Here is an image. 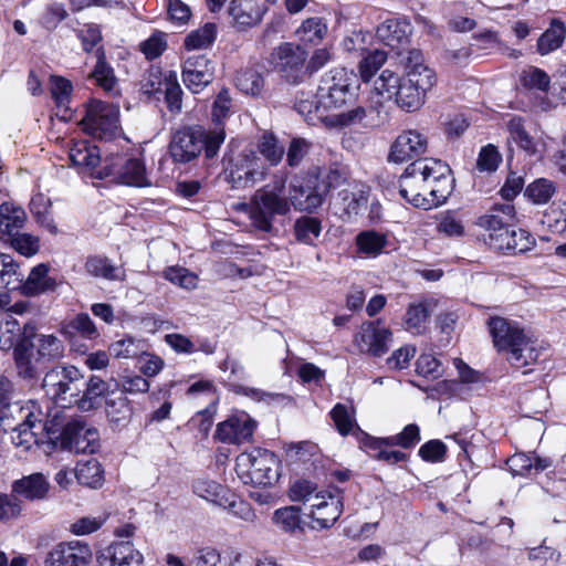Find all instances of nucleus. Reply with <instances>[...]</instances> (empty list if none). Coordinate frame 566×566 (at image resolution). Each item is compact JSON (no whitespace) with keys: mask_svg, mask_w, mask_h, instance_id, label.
<instances>
[{"mask_svg":"<svg viewBox=\"0 0 566 566\" xmlns=\"http://www.w3.org/2000/svg\"><path fill=\"white\" fill-rule=\"evenodd\" d=\"M266 11L268 8L258 0H231L228 7L232 25L238 31H245L259 25Z\"/></svg>","mask_w":566,"mask_h":566,"instance_id":"412c9836","label":"nucleus"},{"mask_svg":"<svg viewBox=\"0 0 566 566\" xmlns=\"http://www.w3.org/2000/svg\"><path fill=\"white\" fill-rule=\"evenodd\" d=\"M108 384L98 376L84 380V387L74 403L82 411H90L99 406L102 398L108 391Z\"/></svg>","mask_w":566,"mask_h":566,"instance_id":"c85d7f7f","label":"nucleus"},{"mask_svg":"<svg viewBox=\"0 0 566 566\" xmlns=\"http://www.w3.org/2000/svg\"><path fill=\"white\" fill-rule=\"evenodd\" d=\"M307 52L298 44L281 43L270 54L269 62L289 83H301L306 76Z\"/></svg>","mask_w":566,"mask_h":566,"instance_id":"6e6552de","label":"nucleus"},{"mask_svg":"<svg viewBox=\"0 0 566 566\" xmlns=\"http://www.w3.org/2000/svg\"><path fill=\"white\" fill-rule=\"evenodd\" d=\"M313 177L319 180L317 184L321 186V191L324 192L325 198L331 190L349 184L350 170L347 165L335 161L325 168L317 169Z\"/></svg>","mask_w":566,"mask_h":566,"instance_id":"bb28decb","label":"nucleus"},{"mask_svg":"<svg viewBox=\"0 0 566 566\" xmlns=\"http://www.w3.org/2000/svg\"><path fill=\"white\" fill-rule=\"evenodd\" d=\"M427 93L418 90L403 77L400 82L395 103L406 112H416L426 103Z\"/></svg>","mask_w":566,"mask_h":566,"instance_id":"473e14b6","label":"nucleus"},{"mask_svg":"<svg viewBox=\"0 0 566 566\" xmlns=\"http://www.w3.org/2000/svg\"><path fill=\"white\" fill-rule=\"evenodd\" d=\"M255 428L256 422L248 413L240 412L218 423L214 439L228 444L251 442Z\"/></svg>","mask_w":566,"mask_h":566,"instance_id":"f3484780","label":"nucleus"},{"mask_svg":"<svg viewBox=\"0 0 566 566\" xmlns=\"http://www.w3.org/2000/svg\"><path fill=\"white\" fill-rule=\"evenodd\" d=\"M54 423L60 424L62 442L76 453H94L99 447L98 431L87 426L84 419L75 418L65 424L57 415L53 417Z\"/></svg>","mask_w":566,"mask_h":566,"instance_id":"9b49d317","label":"nucleus"},{"mask_svg":"<svg viewBox=\"0 0 566 566\" xmlns=\"http://www.w3.org/2000/svg\"><path fill=\"white\" fill-rule=\"evenodd\" d=\"M214 67L206 55H191L184 63L182 81L192 93L201 92L213 80Z\"/></svg>","mask_w":566,"mask_h":566,"instance_id":"aec40b11","label":"nucleus"},{"mask_svg":"<svg viewBox=\"0 0 566 566\" xmlns=\"http://www.w3.org/2000/svg\"><path fill=\"white\" fill-rule=\"evenodd\" d=\"M63 331L70 339L80 336L82 338L92 340L99 336V332L94 322L88 316V314L85 313L77 314L64 326Z\"/></svg>","mask_w":566,"mask_h":566,"instance_id":"a19ab883","label":"nucleus"},{"mask_svg":"<svg viewBox=\"0 0 566 566\" xmlns=\"http://www.w3.org/2000/svg\"><path fill=\"white\" fill-rule=\"evenodd\" d=\"M354 82L355 74L344 67H335L324 74L317 88V96L324 109L345 105Z\"/></svg>","mask_w":566,"mask_h":566,"instance_id":"9d476101","label":"nucleus"},{"mask_svg":"<svg viewBox=\"0 0 566 566\" xmlns=\"http://www.w3.org/2000/svg\"><path fill=\"white\" fill-rule=\"evenodd\" d=\"M542 224L553 233L566 231V202L552 205L543 214Z\"/></svg>","mask_w":566,"mask_h":566,"instance_id":"bf43d9fd","label":"nucleus"},{"mask_svg":"<svg viewBox=\"0 0 566 566\" xmlns=\"http://www.w3.org/2000/svg\"><path fill=\"white\" fill-rule=\"evenodd\" d=\"M273 521L286 533L302 530L301 510L297 506H285L276 510L273 514Z\"/></svg>","mask_w":566,"mask_h":566,"instance_id":"6e6d98bb","label":"nucleus"},{"mask_svg":"<svg viewBox=\"0 0 566 566\" xmlns=\"http://www.w3.org/2000/svg\"><path fill=\"white\" fill-rule=\"evenodd\" d=\"M86 272L94 276L108 281L124 280L125 272L118 266L111 263L107 258L104 256H90L85 263Z\"/></svg>","mask_w":566,"mask_h":566,"instance_id":"ea45409f","label":"nucleus"},{"mask_svg":"<svg viewBox=\"0 0 566 566\" xmlns=\"http://www.w3.org/2000/svg\"><path fill=\"white\" fill-rule=\"evenodd\" d=\"M344 201V211L347 216H357L368 203V188L361 185L356 191L349 193L347 190L339 192Z\"/></svg>","mask_w":566,"mask_h":566,"instance_id":"4d7b16f0","label":"nucleus"},{"mask_svg":"<svg viewBox=\"0 0 566 566\" xmlns=\"http://www.w3.org/2000/svg\"><path fill=\"white\" fill-rule=\"evenodd\" d=\"M386 243V235L375 230L361 231L356 237L358 252L369 256H377L380 254Z\"/></svg>","mask_w":566,"mask_h":566,"instance_id":"3c124183","label":"nucleus"},{"mask_svg":"<svg viewBox=\"0 0 566 566\" xmlns=\"http://www.w3.org/2000/svg\"><path fill=\"white\" fill-rule=\"evenodd\" d=\"M313 528H328L338 520L343 511L339 492L319 491L315 493L310 505Z\"/></svg>","mask_w":566,"mask_h":566,"instance_id":"dca6fc26","label":"nucleus"},{"mask_svg":"<svg viewBox=\"0 0 566 566\" xmlns=\"http://www.w3.org/2000/svg\"><path fill=\"white\" fill-rule=\"evenodd\" d=\"M322 222L318 218L302 216L293 226L294 237L297 242L306 245H315L322 233Z\"/></svg>","mask_w":566,"mask_h":566,"instance_id":"f704fd0d","label":"nucleus"},{"mask_svg":"<svg viewBox=\"0 0 566 566\" xmlns=\"http://www.w3.org/2000/svg\"><path fill=\"white\" fill-rule=\"evenodd\" d=\"M97 178H112L123 185L134 187L150 186L144 163L138 158L116 156L106 161Z\"/></svg>","mask_w":566,"mask_h":566,"instance_id":"f8f14e48","label":"nucleus"},{"mask_svg":"<svg viewBox=\"0 0 566 566\" xmlns=\"http://www.w3.org/2000/svg\"><path fill=\"white\" fill-rule=\"evenodd\" d=\"M50 84L51 95L56 106L67 108L73 92L71 81L59 75H51Z\"/></svg>","mask_w":566,"mask_h":566,"instance_id":"e2e57ef3","label":"nucleus"},{"mask_svg":"<svg viewBox=\"0 0 566 566\" xmlns=\"http://www.w3.org/2000/svg\"><path fill=\"white\" fill-rule=\"evenodd\" d=\"M391 332L379 322L364 323L354 338V344L360 353L382 356L388 350Z\"/></svg>","mask_w":566,"mask_h":566,"instance_id":"a211bd4d","label":"nucleus"},{"mask_svg":"<svg viewBox=\"0 0 566 566\" xmlns=\"http://www.w3.org/2000/svg\"><path fill=\"white\" fill-rule=\"evenodd\" d=\"M75 478L78 483L96 489L104 483V470L96 459H91L77 464Z\"/></svg>","mask_w":566,"mask_h":566,"instance_id":"37998d69","label":"nucleus"},{"mask_svg":"<svg viewBox=\"0 0 566 566\" xmlns=\"http://www.w3.org/2000/svg\"><path fill=\"white\" fill-rule=\"evenodd\" d=\"M96 57L97 61L91 73V77L105 93L112 96L117 95L119 92L118 81L114 74L113 67L106 62L105 53L102 49L96 51Z\"/></svg>","mask_w":566,"mask_h":566,"instance_id":"7c9ffc66","label":"nucleus"},{"mask_svg":"<svg viewBox=\"0 0 566 566\" xmlns=\"http://www.w3.org/2000/svg\"><path fill=\"white\" fill-rule=\"evenodd\" d=\"M19 412L23 419L12 429V442L17 447L28 450L39 442V436L43 431L48 434H56L60 431V424H55L54 420H44L42 412L33 402L19 407Z\"/></svg>","mask_w":566,"mask_h":566,"instance_id":"0eeeda50","label":"nucleus"},{"mask_svg":"<svg viewBox=\"0 0 566 566\" xmlns=\"http://www.w3.org/2000/svg\"><path fill=\"white\" fill-rule=\"evenodd\" d=\"M15 397L14 385L4 375H0V420H4L11 415V408L19 410V406L13 403Z\"/></svg>","mask_w":566,"mask_h":566,"instance_id":"338daca9","label":"nucleus"},{"mask_svg":"<svg viewBox=\"0 0 566 566\" xmlns=\"http://www.w3.org/2000/svg\"><path fill=\"white\" fill-rule=\"evenodd\" d=\"M428 140L426 136L416 129L403 130L392 143L388 160L401 164L427 151Z\"/></svg>","mask_w":566,"mask_h":566,"instance_id":"6ab92c4d","label":"nucleus"},{"mask_svg":"<svg viewBox=\"0 0 566 566\" xmlns=\"http://www.w3.org/2000/svg\"><path fill=\"white\" fill-rule=\"evenodd\" d=\"M50 491V482L43 473L36 472L17 480L12 492L30 501L44 500Z\"/></svg>","mask_w":566,"mask_h":566,"instance_id":"cd10ccee","label":"nucleus"},{"mask_svg":"<svg viewBox=\"0 0 566 566\" xmlns=\"http://www.w3.org/2000/svg\"><path fill=\"white\" fill-rule=\"evenodd\" d=\"M287 172L280 170L274 175L273 186L258 189L250 201L242 203L240 210L249 216L251 224L263 232H271L277 216H285L293 206L295 210L313 212L324 203V192L313 176L296 175L289 186V197L283 195Z\"/></svg>","mask_w":566,"mask_h":566,"instance_id":"f257e3e1","label":"nucleus"},{"mask_svg":"<svg viewBox=\"0 0 566 566\" xmlns=\"http://www.w3.org/2000/svg\"><path fill=\"white\" fill-rule=\"evenodd\" d=\"M205 144L203 128L200 126L178 129L169 144V153L174 161L186 164L196 159Z\"/></svg>","mask_w":566,"mask_h":566,"instance_id":"4468645a","label":"nucleus"},{"mask_svg":"<svg viewBox=\"0 0 566 566\" xmlns=\"http://www.w3.org/2000/svg\"><path fill=\"white\" fill-rule=\"evenodd\" d=\"M27 220L25 211L11 202H3L0 206V231L13 235L20 231Z\"/></svg>","mask_w":566,"mask_h":566,"instance_id":"72a5a7b5","label":"nucleus"},{"mask_svg":"<svg viewBox=\"0 0 566 566\" xmlns=\"http://www.w3.org/2000/svg\"><path fill=\"white\" fill-rule=\"evenodd\" d=\"M509 140L514 142L521 149L527 154H535L537 144L528 134L521 117H513L507 122Z\"/></svg>","mask_w":566,"mask_h":566,"instance_id":"de8ad7c7","label":"nucleus"},{"mask_svg":"<svg viewBox=\"0 0 566 566\" xmlns=\"http://www.w3.org/2000/svg\"><path fill=\"white\" fill-rule=\"evenodd\" d=\"M69 156L72 164L83 171L93 170L101 161L98 147L87 140L73 142Z\"/></svg>","mask_w":566,"mask_h":566,"instance_id":"c756f323","label":"nucleus"},{"mask_svg":"<svg viewBox=\"0 0 566 566\" xmlns=\"http://www.w3.org/2000/svg\"><path fill=\"white\" fill-rule=\"evenodd\" d=\"M258 151L269 166H277L285 154V148L272 133H264L258 142Z\"/></svg>","mask_w":566,"mask_h":566,"instance_id":"a18cd8bd","label":"nucleus"},{"mask_svg":"<svg viewBox=\"0 0 566 566\" xmlns=\"http://www.w3.org/2000/svg\"><path fill=\"white\" fill-rule=\"evenodd\" d=\"M106 415L108 421L117 427L128 423L132 417V408L127 398L123 395L108 398L106 400Z\"/></svg>","mask_w":566,"mask_h":566,"instance_id":"603ef678","label":"nucleus"},{"mask_svg":"<svg viewBox=\"0 0 566 566\" xmlns=\"http://www.w3.org/2000/svg\"><path fill=\"white\" fill-rule=\"evenodd\" d=\"M48 265L41 263L34 266L27 279L22 273L21 285L19 289L23 295L35 296L45 292L54 291L57 282L54 277L48 275Z\"/></svg>","mask_w":566,"mask_h":566,"instance_id":"a878e982","label":"nucleus"},{"mask_svg":"<svg viewBox=\"0 0 566 566\" xmlns=\"http://www.w3.org/2000/svg\"><path fill=\"white\" fill-rule=\"evenodd\" d=\"M22 271L12 255L0 253V287L15 291L21 285Z\"/></svg>","mask_w":566,"mask_h":566,"instance_id":"79ce46f5","label":"nucleus"},{"mask_svg":"<svg viewBox=\"0 0 566 566\" xmlns=\"http://www.w3.org/2000/svg\"><path fill=\"white\" fill-rule=\"evenodd\" d=\"M565 34V24L558 20H554L551 23V27L539 36L537 41V51L542 55H546L557 50L563 44Z\"/></svg>","mask_w":566,"mask_h":566,"instance_id":"c03bdc74","label":"nucleus"},{"mask_svg":"<svg viewBox=\"0 0 566 566\" xmlns=\"http://www.w3.org/2000/svg\"><path fill=\"white\" fill-rule=\"evenodd\" d=\"M118 119L119 107L117 105L92 101L86 106L81 125L88 135L104 139L114 135L118 128Z\"/></svg>","mask_w":566,"mask_h":566,"instance_id":"1a4fd4ad","label":"nucleus"},{"mask_svg":"<svg viewBox=\"0 0 566 566\" xmlns=\"http://www.w3.org/2000/svg\"><path fill=\"white\" fill-rule=\"evenodd\" d=\"M402 77L390 70H384L375 80L373 93L380 98L395 99Z\"/></svg>","mask_w":566,"mask_h":566,"instance_id":"8fccbe9b","label":"nucleus"},{"mask_svg":"<svg viewBox=\"0 0 566 566\" xmlns=\"http://www.w3.org/2000/svg\"><path fill=\"white\" fill-rule=\"evenodd\" d=\"M361 61L358 64V71L364 82H369L377 71L387 60L386 52L381 50L365 51L361 53Z\"/></svg>","mask_w":566,"mask_h":566,"instance_id":"864d4df0","label":"nucleus"},{"mask_svg":"<svg viewBox=\"0 0 566 566\" xmlns=\"http://www.w3.org/2000/svg\"><path fill=\"white\" fill-rule=\"evenodd\" d=\"M13 358L18 375L24 379L36 377L41 365L44 363L28 335H24L14 346Z\"/></svg>","mask_w":566,"mask_h":566,"instance_id":"b1692460","label":"nucleus"},{"mask_svg":"<svg viewBox=\"0 0 566 566\" xmlns=\"http://www.w3.org/2000/svg\"><path fill=\"white\" fill-rule=\"evenodd\" d=\"M514 206L506 202L495 205L493 209L481 216L476 226L484 230L483 241L495 251L523 253L532 249L535 241L525 230H514L507 224L514 216Z\"/></svg>","mask_w":566,"mask_h":566,"instance_id":"7ed1b4c3","label":"nucleus"},{"mask_svg":"<svg viewBox=\"0 0 566 566\" xmlns=\"http://www.w3.org/2000/svg\"><path fill=\"white\" fill-rule=\"evenodd\" d=\"M170 113L177 114L182 107V90L178 83V76L175 71H168V82L164 83L161 93Z\"/></svg>","mask_w":566,"mask_h":566,"instance_id":"5fc2aeb1","label":"nucleus"},{"mask_svg":"<svg viewBox=\"0 0 566 566\" xmlns=\"http://www.w3.org/2000/svg\"><path fill=\"white\" fill-rule=\"evenodd\" d=\"M217 36V25L206 23L201 28L191 31L185 39L184 45L188 51L203 50L212 45Z\"/></svg>","mask_w":566,"mask_h":566,"instance_id":"09e8293b","label":"nucleus"},{"mask_svg":"<svg viewBox=\"0 0 566 566\" xmlns=\"http://www.w3.org/2000/svg\"><path fill=\"white\" fill-rule=\"evenodd\" d=\"M411 25L399 19H387L377 27L376 36L385 45L398 50L409 42Z\"/></svg>","mask_w":566,"mask_h":566,"instance_id":"393cba45","label":"nucleus"},{"mask_svg":"<svg viewBox=\"0 0 566 566\" xmlns=\"http://www.w3.org/2000/svg\"><path fill=\"white\" fill-rule=\"evenodd\" d=\"M399 193L407 202L423 210L444 203L451 193L449 167L430 158L412 161L399 178Z\"/></svg>","mask_w":566,"mask_h":566,"instance_id":"f03ea898","label":"nucleus"},{"mask_svg":"<svg viewBox=\"0 0 566 566\" xmlns=\"http://www.w3.org/2000/svg\"><path fill=\"white\" fill-rule=\"evenodd\" d=\"M402 77L424 93H428L437 83L434 71L424 63L421 51L415 49L408 51Z\"/></svg>","mask_w":566,"mask_h":566,"instance_id":"4be33fe9","label":"nucleus"},{"mask_svg":"<svg viewBox=\"0 0 566 566\" xmlns=\"http://www.w3.org/2000/svg\"><path fill=\"white\" fill-rule=\"evenodd\" d=\"M52 202L49 197L43 193H36L31 198L30 211L35 220L44 227L50 233L56 234L59 229L54 222L51 212Z\"/></svg>","mask_w":566,"mask_h":566,"instance_id":"58836bf2","label":"nucleus"},{"mask_svg":"<svg viewBox=\"0 0 566 566\" xmlns=\"http://www.w3.org/2000/svg\"><path fill=\"white\" fill-rule=\"evenodd\" d=\"M144 557L129 541L115 542L97 555L99 566H142Z\"/></svg>","mask_w":566,"mask_h":566,"instance_id":"5701e85b","label":"nucleus"},{"mask_svg":"<svg viewBox=\"0 0 566 566\" xmlns=\"http://www.w3.org/2000/svg\"><path fill=\"white\" fill-rule=\"evenodd\" d=\"M327 24L323 18L313 17L304 20L295 30V35L304 44H318L327 34Z\"/></svg>","mask_w":566,"mask_h":566,"instance_id":"c9c22d12","label":"nucleus"},{"mask_svg":"<svg viewBox=\"0 0 566 566\" xmlns=\"http://www.w3.org/2000/svg\"><path fill=\"white\" fill-rule=\"evenodd\" d=\"M107 518L108 514L98 516H83L73 522L70 525L69 531L76 536L88 535L98 531L107 521Z\"/></svg>","mask_w":566,"mask_h":566,"instance_id":"774afa93","label":"nucleus"},{"mask_svg":"<svg viewBox=\"0 0 566 566\" xmlns=\"http://www.w3.org/2000/svg\"><path fill=\"white\" fill-rule=\"evenodd\" d=\"M322 109H324V107L317 94L315 96L298 98L295 103V111L310 124H314L315 120L324 118Z\"/></svg>","mask_w":566,"mask_h":566,"instance_id":"13d9d810","label":"nucleus"},{"mask_svg":"<svg viewBox=\"0 0 566 566\" xmlns=\"http://www.w3.org/2000/svg\"><path fill=\"white\" fill-rule=\"evenodd\" d=\"M556 187L552 180L539 178L528 185L526 196L537 205L546 203L555 193Z\"/></svg>","mask_w":566,"mask_h":566,"instance_id":"680f3d73","label":"nucleus"},{"mask_svg":"<svg viewBox=\"0 0 566 566\" xmlns=\"http://www.w3.org/2000/svg\"><path fill=\"white\" fill-rule=\"evenodd\" d=\"M25 328L27 324L22 328L21 324L8 312L0 314V349L14 348L17 343L27 335Z\"/></svg>","mask_w":566,"mask_h":566,"instance_id":"2f4dec72","label":"nucleus"},{"mask_svg":"<svg viewBox=\"0 0 566 566\" xmlns=\"http://www.w3.org/2000/svg\"><path fill=\"white\" fill-rule=\"evenodd\" d=\"M224 180L235 190H244L264 181L269 168L252 149L238 154H226L223 157Z\"/></svg>","mask_w":566,"mask_h":566,"instance_id":"39448f33","label":"nucleus"},{"mask_svg":"<svg viewBox=\"0 0 566 566\" xmlns=\"http://www.w3.org/2000/svg\"><path fill=\"white\" fill-rule=\"evenodd\" d=\"M429 308L430 302L428 301L410 304L403 318L405 329L413 335H420L424 333L427 328Z\"/></svg>","mask_w":566,"mask_h":566,"instance_id":"4c0bfd02","label":"nucleus"},{"mask_svg":"<svg viewBox=\"0 0 566 566\" xmlns=\"http://www.w3.org/2000/svg\"><path fill=\"white\" fill-rule=\"evenodd\" d=\"M42 387L52 400L71 405L84 387V377L75 366H59L44 375Z\"/></svg>","mask_w":566,"mask_h":566,"instance_id":"423d86ee","label":"nucleus"},{"mask_svg":"<svg viewBox=\"0 0 566 566\" xmlns=\"http://www.w3.org/2000/svg\"><path fill=\"white\" fill-rule=\"evenodd\" d=\"M234 83L239 91L251 96H260L264 88L263 75L254 69L239 71Z\"/></svg>","mask_w":566,"mask_h":566,"instance_id":"49530a36","label":"nucleus"},{"mask_svg":"<svg viewBox=\"0 0 566 566\" xmlns=\"http://www.w3.org/2000/svg\"><path fill=\"white\" fill-rule=\"evenodd\" d=\"M193 492L210 502L219 503L224 499L227 490L216 481L198 479L193 485Z\"/></svg>","mask_w":566,"mask_h":566,"instance_id":"0e129e2a","label":"nucleus"},{"mask_svg":"<svg viewBox=\"0 0 566 566\" xmlns=\"http://www.w3.org/2000/svg\"><path fill=\"white\" fill-rule=\"evenodd\" d=\"M239 467L248 469L251 483L255 485H271L279 478L276 455L265 449H254L249 453H242L239 458Z\"/></svg>","mask_w":566,"mask_h":566,"instance_id":"ddd939ff","label":"nucleus"},{"mask_svg":"<svg viewBox=\"0 0 566 566\" xmlns=\"http://www.w3.org/2000/svg\"><path fill=\"white\" fill-rule=\"evenodd\" d=\"M489 327L494 346L506 355L512 366L523 368L538 360L541 347L532 333L503 317L490 318Z\"/></svg>","mask_w":566,"mask_h":566,"instance_id":"20e7f679","label":"nucleus"},{"mask_svg":"<svg viewBox=\"0 0 566 566\" xmlns=\"http://www.w3.org/2000/svg\"><path fill=\"white\" fill-rule=\"evenodd\" d=\"M313 144L303 137L291 139L286 150V164L291 168L298 167L304 158L310 154Z\"/></svg>","mask_w":566,"mask_h":566,"instance_id":"052dcab7","label":"nucleus"},{"mask_svg":"<svg viewBox=\"0 0 566 566\" xmlns=\"http://www.w3.org/2000/svg\"><path fill=\"white\" fill-rule=\"evenodd\" d=\"M522 84L530 90L547 92L551 83L548 74L542 69L530 66L521 74Z\"/></svg>","mask_w":566,"mask_h":566,"instance_id":"69168bd1","label":"nucleus"},{"mask_svg":"<svg viewBox=\"0 0 566 566\" xmlns=\"http://www.w3.org/2000/svg\"><path fill=\"white\" fill-rule=\"evenodd\" d=\"M30 342L35 347L39 356L45 361H51L63 356V343L54 335L33 334L29 335Z\"/></svg>","mask_w":566,"mask_h":566,"instance_id":"e433bc0d","label":"nucleus"},{"mask_svg":"<svg viewBox=\"0 0 566 566\" xmlns=\"http://www.w3.org/2000/svg\"><path fill=\"white\" fill-rule=\"evenodd\" d=\"M92 555V549L85 542H60L46 553L44 566H87Z\"/></svg>","mask_w":566,"mask_h":566,"instance_id":"2eb2a0df","label":"nucleus"}]
</instances>
